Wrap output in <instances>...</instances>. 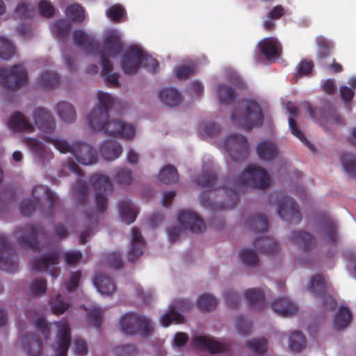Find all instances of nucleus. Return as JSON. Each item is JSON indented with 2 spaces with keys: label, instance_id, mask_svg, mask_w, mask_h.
I'll return each mask as SVG.
<instances>
[{
  "label": "nucleus",
  "instance_id": "nucleus-48",
  "mask_svg": "<svg viewBox=\"0 0 356 356\" xmlns=\"http://www.w3.org/2000/svg\"><path fill=\"white\" fill-rule=\"evenodd\" d=\"M306 346V339L300 331H294L289 336V347L294 352H300Z\"/></svg>",
  "mask_w": 356,
  "mask_h": 356
},
{
  "label": "nucleus",
  "instance_id": "nucleus-25",
  "mask_svg": "<svg viewBox=\"0 0 356 356\" xmlns=\"http://www.w3.org/2000/svg\"><path fill=\"white\" fill-rule=\"evenodd\" d=\"M132 239L131 248L128 252L127 259L131 262H134L143 253L145 241L138 227L131 229Z\"/></svg>",
  "mask_w": 356,
  "mask_h": 356
},
{
  "label": "nucleus",
  "instance_id": "nucleus-34",
  "mask_svg": "<svg viewBox=\"0 0 356 356\" xmlns=\"http://www.w3.org/2000/svg\"><path fill=\"white\" fill-rule=\"evenodd\" d=\"M24 143L41 163H44L46 161H49L52 158L51 153L45 149L44 145L38 139L26 138Z\"/></svg>",
  "mask_w": 356,
  "mask_h": 356
},
{
  "label": "nucleus",
  "instance_id": "nucleus-23",
  "mask_svg": "<svg viewBox=\"0 0 356 356\" xmlns=\"http://www.w3.org/2000/svg\"><path fill=\"white\" fill-rule=\"evenodd\" d=\"M286 107L289 114L290 115L289 117V125L291 134L297 137L306 147L313 151L315 149L314 146L307 139L304 133L297 125L296 120L293 118V117H296L298 114L297 106L293 103L288 102Z\"/></svg>",
  "mask_w": 356,
  "mask_h": 356
},
{
  "label": "nucleus",
  "instance_id": "nucleus-40",
  "mask_svg": "<svg viewBox=\"0 0 356 356\" xmlns=\"http://www.w3.org/2000/svg\"><path fill=\"white\" fill-rule=\"evenodd\" d=\"M94 285L99 293L105 295H111L116 290L114 282L108 277L99 275L94 280Z\"/></svg>",
  "mask_w": 356,
  "mask_h": 356
},
{
  "label": "nucleus",
  "instance_id": "nucleus-19",
  "mask_svg": "<svg viewBox=\"0 0 356 356\" xmlns=\"http://www.w3.org/2000/svg\"><path fill=\"white\" fill-rule=\"evenodd\" d=\"M56 346L55 356H67V351L71 341L70 329L67 322L57 323Z\"/></svg>",
  "mask_w": 356,
  "mask_h": 356
},
{
  "label": "nucleus",
  "instance_id": "nucleus-53",
  "mask_svg": "<svg viewBox=\"0 0 356 356\" xmlns=\"http://www.w3.org/2000/svg\"><path fill=\"white\" fill-rule=\"evenodd\" d=\"M74 194L79 204L85 203L88 200L86 182L81 180L77 181L74 186Z\"/></svg>",
  "mask_w": 356,
  "mask_h": 356
},
{
  "label": "nucleus",
  "instance_id": "nucleus-39",
  "mask_svg": "<svg viewBox=\"0 0 356 356\" xmlns=\"http://www.w3.org/2000/svg\"><path fill=\"white\" fill-rule=\"evenodd\" d=\"M352 321V313L350 310L344 306H341L337 314L333 317V325L336 330L341 331L346 328Z\"/></svg>",
  "mask_w": 356,
  "mask_h": 356
},
{
  "label": "nucleus",
  "instance_id": "nucleus-13",
  "mask_svg": "<svg viewBox=\"0 0 356 356\" xmlns=\"http://www.w3.org/2000/svg\"><path fill=\"white\" fill-rule=\"evenodd\" d=\"M60 253L53 250L44 254L36 257L31 261L32 268L35 271L47 272L51 268L49 273L52 277H57L58 270L56 266L59 262Z\"/></svg>",
  "mask_w": 356,
  "mask_h": 356
},
{
  "label": "nucleus",
  "instance_id": "nucleus-42",
  "mask_svg": "<svg viewBox=\"0 0 356 356\" xmlns=\"http://www.w3.org/2000/svg\"><path fill=\"white\" fill-rule=\"evenodd\" d=\"M324 239L330 244L337 245L338 234L337 232V225L332 219L325 220L321 225Z\"/></svg>",
  "mask_w": 356,
  "mask_h": 356
},
{
  "label": "nucleus",
  "instance_id": "nucleus-43",
  "mask_svg": "<svg viewBox=\"0 0 356 356\" xmlns=\"http://www.w3.org/2000/svg\"><path fill=\"white\" fill-rule=\"evenodd\" d=\"M159 97L166 106H177L181 101V94L175 88H164L159 92Z\"/></svg>",
  "mask_w": 356,
  "mask_h": 356
},
{
  "label": "nucleus",
  "instance_id": "nucleus-57",
  "mask_svg": "<svg viewBox=\"0 0 356 356\" xmlns=\"http://www.w3.org/2000/svg\"><path fill=\"white\" fill-rule=\"evenodd\" d=\"M15 13L20 19H29L33 16L34 10L30 4L26 3L24 1H20L15 9Z\"/></svg>",
  "mask_w": 356,
  "mask_h": 356
},
{
  "label": "nucleus",
  "instance_id": "nucleus-58",
  "mask_svg": "<svg viewBox=\"0 0 356 356\" xmlns=\"http://www.w3.org/2000/svg\"><path fill=\"white\" fill-rule=\"evenodd\" d=\"M115 179L120 185H129L132 181V172L129 168H119L115 173Z\"/></svg>",
  "mask_w": 356,
  "mask_h": 356
},
{
  "label": "nucleus",
  "instance_id": "nucleus-29",
  "mask_svg": "<svg viewBox=\"0 0 356 356\" xmlns=\"http://www.w3.org/2000/svg\"><path fill=\"white\" fill-rule=\"evenodd\" d=\"M256 152L261 160L267 161H273L279 154L277 145L270 140L259 143L256 147Z\"/></svg>",
  "mask_w": 356,
  "mask_h": 356
},
{
  "label": "nucleus",
  "instance_id": "nucleus-64",
  "mask_svg": "<svg viewBox=\"0 0 356 356\" xmlns=\"http://www.w3.org/2000/svg\"><path fill=\"white\" fill-rule=\"evenodd\" d=\"M224 297L229 307L232 309L237 308L239 303V295L238 293L233 290L228 289L224 292Z\"/></svg>",
  "mask_w": 356,
  "mask_h": 356
},
{
  "label": "nucleus",
  "instance_id": "nucleus-26",
  "mask_svg": "<svg viewBox=\"0 0 356 356\" xmlns=\"http://www.w3.org/2000/svg\"><path fill=\"white\" fill-rule=\"evenodd\" d=\"M10 129L16 132H32L34 130L33 124L28 118L19 111L15 112L8 121Z\"/></svg>",
  "mask_w": 356,
  "mask_h": 356
},
{
  "label": "nucleus",
  "instance_id": "nucleus-52",
  "mask_svg": "<svg viewBox=\"0 0 356 356\" xmlns=\"http://www.w3.org/2000/svg\"><path fill=\"white\" fill-rule=\"evenodd\" d=\"M65 14L69 19L77 22H82L85 18L84 9L78 3L67 6Z\"/></svg>",
  "mask_w": 356,
  "mask_h": 356
},
{
  "label": "nucleus",
  "instance_id": "nucleus-7",
  "mask_svg": "<svg viewBox=\"0 0 356 356\" xmlns=\"http://www.w3.org/2000/svg\"><path fill=\"white\" fill-rule=\"evenodd\" d=\"M15 234L19 246L33 251L41 250L44 246L42 241L49 239V236L42 226L32 223L17 227Z\"/></svg>",
  "mask_w": 356,
  "mask_h": 356
},
{
  "label": "nucleus",
  "instance_id": "nucleus-14",
  "mask_svg": "<svg viewBox=\"0 0 356 356\" xmlns=\"http://www.w3.org/2000/svg\"><path fill=\"white\" fill-rule=\"evenodd\" d=\"M277 213L284 220L291 224L296 225L302 220L297 202L288 195L282 196V199L278 202Z\"/></svg>",
  "mask_w": 356,
  "mask_h": 356
},
{
  "label": "nucleus",
  "instance_id": "nucleus-47",
  "mask_svg": "<svg viewBox=\"0 0 356 356\" xmlns=\"http://www.w3.org/2000/svg\"><path fill=\"white\" fill-rule=\"evenodd\" d=\"M216 95L220 104H227L235 99L236 92L231 86L220 83L217 88Z\"/></svg>",
  "mask_w": 356,
  "mask_h": 356
},
{
  "label": "nucleus",
  "instance_id": "nucleus-60",
  "mask_svg": "<svg viewBox=\"0 0 356 356\" xmlns=\"http://www.w3.org/2000/svg\"><path fill=\"white\" fill-rule=\"evenodd\" d=\"M102 311L100 308L95 307L88 313V318L90 325L100 328L102 323Z\"/></svg>",
  "mask_w": 356,
  "mask_h": 356
},
{
  "label": "nucleus",
  "instance_id": "nucleus-61",
  "mask_svg": "<svg viewBox=\"0 0 356 356\" xmlns=\"http://www.w3.org/2000/svg\"><path fill=\"white\" fill-rule=\"evenodd\" d=\"M38 10L41 16L51 18L54 15V7L49 0H41L38 3Z\"/></svg>",
  "mask_w": 356,
  "mask_h": 356
},
{
  "label": "nucleus",
  "instance_id": "nucleus-12",
  "mask_svg": "<svg viewBox=\"0 0 356 356\" xmlns=\"http://www.w3.org/2000/svg\"><path fill=\"white\" fill-rule=\"evenodd\" d=\"M224 145L226 151L235 161H243L249 154V143L243 135L235 133L228 136Z\"/></svg>",
  "mask_w": 356,
  "mask_h": 356
},
{
  "label": "nucleus",
  "instance_id": "nucleus-6",
  "mask_svg": "<svg viewBox=\"0 0 356 356\" xmlns=\"http://www.w3.org/2000/svg\"><path fill=\"white\" fill-rule=\"evenodd\" d=\"M47 140L60 152L72 154L76 161L82 165H92L97 162L96 151L86 143L76 142L70 145L67 140L60 138L47 137Z\"/></svg>",
  "mask_w": 356,
  "mask_h": 356
},
{
  "label": "nucleus",
  "instance_id": "nucleus-63",
  "mask_svg": "<svg viewBox=\"0 0 356 356\" xmlns=\"http://www.w3.org/2000/svg\"><path fill=\"white\" fill-rule=\"evenodd\" d=\"M314 67V64L312 60L303 59L297 66L298 74L300 76H307L312 73Z\"/></svg>",
  "mask_w": 356,
  "mask_h": 356
},
{
  "label": "nucleus",
  "instance_id": "nucleus-51",
  "mask_svg": "<svg viewBox=\"0 0 356 356\" xmlns=\"http://www.w3.org/2000/svg\"><path fill=\"white\" fill-rule=\"evenodd\" d=\"M198 308L202 312L211 311L217 306L216 299L210 294H202L197 300Z\"/></svg>",
  "mask_w": 356,
  "mask_h": 356
},
{
  "label": "nucleus",
  "instance_id": "nucleus-54",
  "mask_svg": "<svg viewBox=\"0 0 356 356\" xmlns=\"http://www.w3.org/2000/svg\"><path fill=\"white\" fill-rule=\"evenodd\" d=\"M15 54L13 44L7 38L0 36V58L3 60H8Z\"/></svg>",
  "mask_w": 356,
  "mask_h": 356
},
{
  "label": "nucleus",
  "instance_id": "nucleus-9",
  "mask_svg": "<svg viewBox=\"0 0 356 356\" xmlns=\"http://www.w3.org/2000/svg\"><path fill=\"white\" fill-rule=\"evenodd\" d=\"M38 191H40L45 195L49 203V209L47 210L46 215L48 217H53L54 209L59 205L58 197L53 193L49 188L42 185L36 186L32 189V195L34 200H24L19 205L21 213L25 216H31L39 206V198L36 196Z\"/></svg>",
  "mask_w": 356,
  "mask_h": 356
},
{
  "label": "nucleus",
  "instance_id": "nucleus-1",
  "mask_svg": "<svg viewBox=\"0 0 356 356\" xmlns=\"http://www.w3.org/2000/svg\"><path fill=\"white\" fill-rule=\"evenodd\" d=\"M218 177L213 170L202 172L195 180L198 186L209 191L223 189L226 195L230 194L236 200L238 199L237 191L241 186H248L255 189L265 190L270 185V179L267 171L255 165H248L230 186V179L226 178L222 186H218Z\"/></svg>",
  "mask_w": 356,
  "mask_h": 356
},
{
  "label": "nucleus",
  "instance_id": "nucleus-8",
  "mask_svg": "<svg viewBox=\"0 0 356 356\" xmlns=\"http://www.w3.org/2000/svg\"><path fill=\"white\" fill-rule=\"evenodd\" d=\"M121 331L127 335L139 334L142 337H150L154 331V327L149 318L129 312L123 315L120 322Z\"/></svg>",
  "mask_w": 356,
  "mask_h": 356
},
{
  "label": "nucleus",
  "instance_id": "nucleus-45",
  "mask_svg": "<svg viewBox=\"0 0 356 356\" xmlns=\"http://www.w3.org/2000/svg\"><path fill=\"white\" fill-rule=\"evenodd\" d=\"M159 179L164 184H175L179 180V174L172 165L168 164L163 167L158 175Z\"/></svg>",
  "mask_w": 356,
  "mask_h": 356
},
{
  "label": "nucleus",
  "instance_id": "nucleus-30",
  "mask_svg": "<svg viewBox=\"0 0 356 356\" xmlns=\"http://www.w3.org/2000/svg\"><path fill=\"white\" fill-rule=\"evenodd\" d=\"M118 211L122 221L127 225L134 222L138 211L130 200L120 201L118 204Z\"/></svg>",
  "mask_w": 356,
  "mask_h": 356
},
{
  "label": "nucleus",
  "instance_id": "nucleus-31",
  "mask_svg": "<svg viewBox=\"0 0 356 356\" xmlns=\"http://www.w3.org/2000/svg\"><path fill=\"white\" fill-rule=\"evenodd\" d=\"M22 345L28 356H40L42 353V341L37 336L24 335Z\"/></svg>",
  "mask_w": 356,
  "mask_h": 356
},
{
  "label": "nucleus",
  "instance_id": "nucleus-15",
  "mask_svg": "<svg viewBox=\"0 0 356 356\" xmlns=\"http://www.w3.org/2000/svg\"><path fill=\"white\" fill-rule=\"evenodd\" d=\"M18 268L16 251L10 245L6 238L0 234V269L8 273H15Z\"/></svg>",
  "mask_w": 356,
  "mask_h": 356
},
{
  "label": "nucleus",
  "instance_id": "nucleus-55",
  "mask_svg": "<svg viewBox=\"0 0 356 356\" xmlns=\"http://www.w3.org/2000/svg\"><path fill=\"white\" fill-rule=\"evenodd\" d=\"M240 258L243 264L248 266H255L259 262V258L254 250L244 249L240 253Z\"/></svg>",
  "mask_w": 356,
  "mask_h": 356
},
{
  "label": "nucleus",
  "instance_id": "nucleus-16",
  "mask_svg": "<svg viewBox=\"0 0 356 356\" xmlns=\"http://www.w3.org/2000/svg\"><path fill=\"white\" fill-rule=\"evenodd\" d=\"M178 221L186 229L193 233H202L206 229L204 220L195 212L181 210L178 215Z\"/></svg>",
  "mask_w": 356,
  "mask_h": 356
},
{
  "label": "nucleus",
  "instance_id": "nucleus-27",
  "mask_svg": "<svg viewBox=\"0 0 356 356\" xmlns=\"http://www.w3.org/2000/svg\"><path fill=\"white\" fill-rule=\"evenodd\" d=\"M290 238L305 252L311 250L316 245L314 237L310 233L303 230L293 232Z\"/></svg>",
  "mask_w": 356,
  "mask_h": 356
},
{
  "label": "nucleus",
  "instance_id": "nucleus-37",
  "mask_svg": "<svg viewBox=\"0 0 356 356\" xmlns=\"http://www.w3.org/2000/svg\"><path fill=\"white\" fill-rule=\"evenodd\" d=\"M245 296L252 309H259L265 305L264 292L259 288H252L245 291Z\"/></svg>",
  "mask_w": 356,
  "mask_h": 356
},
{
  "label": "nucleus",
  "instance_id": "nucleus-35",
  "mask_svg": "<svg viewBox=\"0 0 356 356\" xmlns=\"http://www.w3.org/2000/svg\"><path fill=\"white\" fill-rule=\"evenodd\" d=\"M37 84L42 88H56L60 84V79L55 71L42 72L37 79Z\"/></svg>",
  "mask_w": 356,
  "mask_h": 356
},
{
  "label": "nucleus",
  "instance_id": "nucleus-4",
  "mask_svg": "<svg viewBox=\"0 0 356 356\" xmlns=\"http://www.w3.org/2000/svg\"><path fill=\"white\" fill-rule=\"evenodd\" d=\"M240 106L242 111L235 109L231 115V119L234 124L245 130L259 127L263 124V111L257 101L244 99Z\"/></svg>",
  "mask_w": 356,
  "mask_h": 356
},
{
  "label": "nucleus",
  "instance_id": "nucleus-3",
  "mask_svg": "<svg viewBox=\"0 0 356 356\" xmlns=\"http://www.w3.org/2000/svg\"><path fill=\"white\" fill-rule=\"evenodd\" d=\"M122 51V44L120 36L115 33L108 34L104 38L102 51L99 52L101 74L105 81L115 88L120 86V75L118 73H113V65L108 56L117 57Z\"/></svg>",
  "mask_w": 356,
  "mask_h": 356
},
{
  "label": "nucleus",
  "instance_id": "nucleus-2",
  "mask_svg": "<svg viewBox=\"0 0 356 356\" xmlns=\"http://www.w3.org/2000/svg\"><path fill=\"white\" fill-rule=\"evenodd\" d=\"M98 106L95 107L88 115V124L95 131H104L108 135L132 139L135 136L136 129L130 124L121 120L108 121V112L116 103L115 99L109 93L103 91L97 92Z\"/></svg>",
  "mask_w": 356,
  "mask_h": 356
},
{
  "label": "nucleus",
  "instance_id": "nucleus-5",
  "mask_svg": "<svg viewBox=\"0 0 356 356\" xmlns=\"http://www.w3.org/2000/svg\"><path fill=\"white\" fill-rule=\"evenodd\" d=\"M140 65L155 73L159 68V63L156 59L145 54L141 49L132 46L122 58V70L125 74H135Z\"/></svg>",
  "mask_w": 356,
  "mask_h": 356
},
{
  "label": "nucleus",
  "instance_id": "nucleus-38",
  "mask_svg": "<svg viewBox=\"0 0 356 356\" xmlns=\"http://www.w3.org/2000/svg\"><path fill=\"white\" fill-rule=\"evenodd\" d=\"M56 111L60 120L65 123H72L76 118L74 106L67 102H60L56 106Z\"/></svg>",
  "mask_w": 356,
  "mask_h": 356
},
{
  "label": "nucleus",
  "instance_id": "nucleus-62",
  "mask_svg": "<svg viewBox=\"0 0 356 356\" xmlns=\"http://www.w3.org/2000/svg\"><path fill=\"white\" fill-rule=\"evenodd\" d=\"M253 323L252 321L239 316L237 319L236 329L241 335L246 336L250 333Z\"/></svg>",
  "mask_w": 356,
  "mask_h": 356
},
{
  "label": "nucleus",
  "instance_id": "nucleus-18",
  "mask_svg": "<svg viewBox=\"0 0 356 356\" xmlns=\"http://www.w3.org/2000/svg\"><path fill=\"white\" fill-rule=\"evenodd\" d=\"M35 125L44 134H51L56 129V120L49 111L38 107L33 113Z\"/></svg>",
  "mask_w": 356,
  "mask_h": 356
},
{
  "label": "nucleus",
  "instance_id": "nucleus-59",
  "mask_svg": "<svg viewBox=\"0 0 356 356\" xmlns=\"http://www.w3.org/2000/svg\"><path fill=\"white\" fill-rule=\"evenodd\" d=\"M49 304L52 312L56 314H63L69 308V305L62 300L60 295L51 300Z\"/></svg>",
  "mask_w": 356,
  "mask_h": 356
},
{
  "label": "nucleus",
  "instance_id": "nucleus-41",
  "mask_svg": "<svg viewBox=\"0 0 356 356\" xmlns=\"http://www.w3.org/2000/svg\"><path fill=\"white\" fill-rule=\"evenodd\" d=\"M72 28L71 22L65 19H60L54 22L51 31L52 34L57 39L65 41Z\"/></svg>",
  "mask_w": 356,
  "mask_h": 356
},
{
  "label": "nucleus",
  "instance_id": "nucleus-22",
  "mask_svg": "<svg viewBox=\"0 0 356 356\" xmlns=\"http://www.w3.org/2000/svg\"><path fill=\"white\" fill-rule=\"evenodd\" d=\"M195 347L208 350L211 353H227L230 350V344L227 342H219L212 338L200 336L193 340Z\"/></svg>",
  "mask_w": 356,
  "mask_h": 356
},
{
  "label": "nucleus",
  "instance_id": "nucleus-11",
  "mask_svg": "<svg viewBox=\"0 0 356 356\" xmlns=\"http://www.w3.org/2000/svg\"><path fill=\"white\" fill-rule=\"evenodd\" d=\"M90 182L96 191L95 202L97 209L99 212L103 213L107 209V195L113 189L110 178L107 175L94 174L90 177Z\"/></svg>",
  "mask_w": 356,
  "mask_h": 356
},
{
  "label": "nucleus",
  "instance_id": "nucleus-10",
  "mask_svg": "<svg viewBox=\"0 0 356 356\" xmlns=\"http://www.w3.org/2000/svg\"><path fill=\"white\" fill-rule=\"evenodd\" d=\"M28 72L21 64L13 65L11 68H0V84L8 90H15L26 84Z\"/></svg>",
  "mask_w": 356,
  "mask_h": 356
},
{
  "label": "nucleus",
  "instance_id": "nucleus-20",
  "mask_svg": "<svg viewBox=\"0 0 356 356\" xmlns=\"http://www.w3.org/2000/svg\"><path fill=\"white\" fill-rule=\"evenodd\" d=\"M191 302L186 299H179L176 301L175 307H172L168 313L163 315L161 322L163 326L168 327L172 321L177 323H181L184 321V316L179 313L176 309L181 312L187 311L191 309Z\"/></svg>",
  "mask_w": 356,
  "mask_h": 356
},
{
  "label": "nucleus",
  "instance_id": "nucleus-56",
  "mask_svg": "<svg viewBox=\"0 0 356 356\" xmlns=\"http://www.w3.org/2000/svg\"><path fill=\"white\" fill-rule=\"evenodd\" d=\"M106 14L113 22H119L126 14L124 8L120 4H115L108 8Z\"/></svg>",
  "mask_w": 356,
  "mask_h": 356
},
{
  "label": "nucleus",
  "instance_id": "nucleus-49",
  "mask_svg": "<svg viewBox=\"0 0 356 356\" xmlns=\"http://www.w3.org/2000/svg\"><path fill=\"white\" fill-rule=\"evenodd\" d=\"M246 346L256 354H264L268 350V342L265 337L254 338L246 341Z\"/></svg>",
  "mask_w": 356,
  "mask_h": 356
},
{
  "label": "nucleus",
  "instance_id": "nucleus-44",
  "mask_svg": "<svg viewBox=\"0 0 356 356\" xmlns=\"http://www.w3.org/2000/svg\"><path fill=\"white\" fill-rule=\"evenodd\" d=\"M248 225L255 234L264 233L268 229V219L264 213H257L251 218L248 221Z\"/></svg>",
  "mask_w": 356,
  "mask_h": 356
},
{
  "label": "nucleus",
  "instance_id": "nucleus-36",
  "mask_svg": "<svg viewBox=\"0 0 356 356\" xmlns=\"http://www.w3.org/2000/svg\"><path fill=\"white\" fill-rule=\"evenodd\" d=\"M253 246L261 254H274L280 250L279 244L274 238L270 237H261L257 238Z\"/></svg>",
  "mask_w": 356,
  "mask_h": 356
},
{
  "label": "nucleus",
  "instance_id": "nucleus-21",
  "mask_svg": "<svg viewBox=\"0 0 356 356\" xmlns=\"http://www.w3.org/2000/svg\"><path fill=\"white\" fill-rule=\"evenodd\" d=\"M74 44L80 47L84 48L88 54H95L102 50L99 49V44L92 36L88 35L83 30H75L72 33Z\"/></svg>",
  "mask_w": 356,
  "mask_h": 356
},
{
  "label": "nucleus",
  "instance_id": "nucleus-28",
  "mask_svg": "<svg viewBox=\"0 0 356 356\" xmlns=\"http://www.w3.org/2000/svg\"><path fill=\"white\" fill-rule=\"evenodd\" d=\"M316 43L318 46L316 60L320 66L324 65L332 54L334 47V43L323 36L316 38Z\"/></svg>",
  "mask_w": 356,
  "mask_h": 356
},
{
  "label": "nucleus",
  "instance_id": "nucleus-24",
  "mask_svg": "<svg viewBox=\"0 0 356 356\" xmlns=\"http://www.w3.org/2000/svg\"><path fill=\"white\" fill-rule=\"evenodd\" d=\"M260 52L266 60L278 57L282 50V46L278 40L273 37L263 39L258 43Z\"/></svg>",
  "mask_w": 356,
  "mask_h": 356
},
{
  "label": "nucleus",
  "instance_id": "nucleus-50",
  "mask_svg": "<svg viewBox=\"0 0 356 356\" xmlns=\"http://www.w3.org/2000/svg\"><path fill=\"white\" fill-rule=\"evenodd\" d=\"M47 289V281L43 278L33 279L29 285V294L32 297L42 296L46 293Z\"/></svg>",
  "mask_w": 356,
  "mask_h": 356
},
{
  "label": "nucleus",
  "instance_id": "nucleus-33",
  "mask_svg": "<svg viewBox=\"0 0 356 356\" xmlns=\"http://www.w3.org/2000/svg\"><path fill=\"white\" fill-rule=\"evenodd\" d=\"M100 153L105 160L113 161L122 154V147L115 140H108L102 145Z\"/></svg>",
  "mask_w": 356,
  "mask_h": 356
},
{
  "label": "nucleus",
  "instance_id": "nucleus-17",
  "mask_svg": "<svg viewBox=\"0 0 356 356\" xmlns=\"http://www.w3.org/2000/svg\"><path fill=\"white\" fill-rule=\"evenodd\" d=\"M309 289L316 295L323 296L324 307L330 311L335 309L337 302L332 296H325V282L323 275L317 274L312 277L309 282Z\"/></svg>",
  "mask_w": 356,
  "mask_h": 356
},
{
  "label": "nucleus",
  "instance_id": "nucleus-32",
  "mask_svg": "<svg viewBox=\"0 0 356 356\" xmlns=\"http://www.w3.org/2000/svg\"><path fill=\"white\" fill-rule=\"evenodd\" d=\"M273 309L282 316H290L298 312L296 305L286 298H277L272 302Z\"/></svg>",
  "mask_w": 356,
  "mask_h": 356
},
{
  "label": "nucleus",
  "instance_id": "nucleus-46",
  "mask_svg": "<svg viewBox=\"0 0 356 356\" xmlns=\"http://www.w3.org/2000/svg\"><path fill=\"white\" fill-rule=\"evenodd\" d=\"M340 160L346 173L350 177L356 179V156L350 153H343Z\"/></svg>",
  "mask_w": 356,
  "mask_h": 356
}]
</instances>
